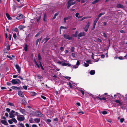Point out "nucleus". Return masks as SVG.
Listing matches in <instances>:
<instances>
[{
	"label": "nucleus",
	"instance_id": "nucleus-10",
	"mask_svg": "<svg viewBox=\"0 0 127 127\" xmlns=\"http://www.w3.org/2000/svg\"><path fill=\"white\" fill-rule=\"evenodd\" d=\"M36 115L37 116L40 117H42L43 116V115L41 113L38 111L36 112Z\"/></svg>",
	"mask_w": 127,
	"mask_h": 127
},
{
	"label": "nucleus",
	"instance_id": "nucleus-16",
	"mask_svg": "<svg viewBox=\"0 0 127 127\" xmlns=\"http://www.w3.org/2000/svg\"><path fill=\"white\" fill-rule=\"evenodd\" d=\"M11 88L13 90H19L20 89L19 88L17 87H16L14 86H12L11 87Z\"/></svg>",
	"mask_w": 127,
	"mask_h": 127
},
{
	"label": "nucleus",
	"instance_id": "nucleus-45",
	"mask_svg": "<svg viewBox=\"0 0 127 127\" xmlns=\"http://www.w3.org/2000/svg\"><path fill=\"white\" fill-rule=\"evenodd\" d=\"M87 0H81V2L82 3H84L87 1Z\"/></svg>",
	"mask_w": 127,
	"mask_h": 127
},
{
	"label": "nucleus",
	"instance_id": "nucleus-30",
	"mask_svg": "<svg viewBox=\"0 0 127 127\" xmlns=\"http://www.w3.org/2000/svg\"><path fill=\"white\" fill-rule=\"evenodd\" d=\"M41 39L39 38L37 39L36 40V43H35V44L36 45H37L38 44V43L39 42H40L41 40Z\"/></svg>",
	"mask_w": 127,
	"mask_h": 127
},
{
	"label": "nucleus",
	"instance_id": "nucleus-5",
	"mask_svg": "<svg viewBox=\"0 0 127 127\" xmlns=\"http://www.w3.org/2000/svg\"><path fill=\"white\" fill-rule=\"evenodd\" d=\"M64 37L65 38L68 39L69 40L72 39V37L71 36H70L69 35L66 34H65L64 35Z\"/></svg>",
	"mask_w": 127,
	"mask_h": 127
},
{
	"label": "nucleus",
	"instance_id": "nucleus-28",
	"mask_svg": "<svg viewBox=\"0 0 127 127\" xmlns=\"http://www.w3.org/2000/svg\"><path fill=\"white\" fill-rule=\"evenodd\" d=\"M67 29V28L66 27H63V26H61L60 27V33H61V29Z\"/></svg>",
	"mask_w": 127,
	"mask_h": 127
},
{
	"label": "nucleus",
	"instance_id": "nucleus-63",
	"mask_svg": "<svg viewBox=\"0 0 127 127\" xmlns=\"http://www.w3.org/2000/svg\"><path fill=\"white\" fill-rule=\"evenodd\" d=\"M32 127H37V126L35 124H33L32 125Z\"/></svg>",
	"mask_w": 127,
	"mask_h": 127
},
{
	"label": "nucleus",
	"instance_id": "nucleus-40",
	"mask_svg": "<svg viewBox=\"0 0 127 127\" xmlns=\"http://www.w3.org/2000/svg\"><path fill=\"white\" fill-rule=\"evenodd\" d=\"M7 49L8 50H10V46L9 45H8L7 46Z\"/></svg>",
	"mask_w": 127,
	"mask_h": 127
},
{
	"label": "nucleus",
	"instance_id": "nucleus-20",
	"mask_svg": "<svg viewBox=\"0 0 127 127\" xmlns=\"http://www.w3.org/2000/svg\"><path fill=\"white\" fill-rule=\"evenodd\" d=\"M97 22H96L94 21L93 25V28L92 29V30H94L95 28V26Z\"/></svg>",
	"mask_w": 127,
	"mask_h": 127
},
{
	"label": "nucleus",
	"instance_id": "nucleus-48",
	"mask_svg": "<svg viewBox=\"0 0 127 127\" xmlns=\"http://www.w3.org/2000/svg\"><path fill=\"white\" fill-rule=\"evenodd\" d=\"M125 119L124 118H121V119H120V122L121 123H122L124 121Z\"/></svg>",
	"mask_w": 127,
	"mask_h": 127
},
{
	"label": "nucleus",
	"instance_id": "nucleus-52",
	"mask_svg": "<svg viewBox=\"0 0 127 127\" xmlns=\"http://www.w3.org/2000/svg\"><path fill=\"white\" fill-rule=\"evenodd\" d=\"M18 30V29L17 28H15L14 30V31L16 32H17Z\"/></svg>",
	"mask_w": 127,
	"mask_h": 127
},
{
	"label": "nucleus",
	"instance_id": "nucleus-46",
	"mask_svg": "<svg viewBox=\"0 0 127 127\" xmlns=\"http://www.w3.org/2000/svg\"><path fill=\"white\" fill-rule=\"evenodd\" d=\"M38 60H41V58L39 54L38 55Z\"/></svg>",
	"mask_w": 127,
	"mask_h": 127
},
{
	"label": "nucleus",
	"instance_id": "nucleus-54",
	"mask_svg": "<svg viewBox=\"0 0 127 127\" xmlns=\"http://www.w3.org/2000/svg\"><path fill=\"white\" fill-rule=\"evenodd\" d=\"M40 32H39L35 36V37H37L38 35H39L40 34Z\"/></svg>",
	"mask_w": 127,
	"mask_h": 127
},
{
	"label": "nucleus",
	"instance_id": "nucleus-7",
	"mask_svg": "<svg viewBox=\"0 0 127 127\" xmlns=\"http://www.w3.org/2000/svg\"><path fill=\"white\" fill-rule=\"evenodd\" d=\"M85 35V33L84 32H81L78 34L77 35L78 39H79L80 37L84 36Z\"/></svg>",
	"mask_w": 127,
	"mask_h": 127
},
{
	"label": "nucleus",
	"instance_id": "nucleus-42",
	"mask_svg": "<svg viewBox=\"0 0 127 127\" xmlns=\"http://www.w3.org/2000/svg\"><path fill=\"white\" fill-rule=\"evenodd\" d=\"M64 77L68 80H69L71 78V77L68 76H64Z\"/></svg>",
	"mask_w": 127,
	"mask_h": 127
},
{
	"label": "nucleus",
	"instance_id": "nucleus-38",
	"mask_svg": "<svg viewBox=\"0 0 127 127\" xmlns=\"http://www.w3.org/2000/svg\"><path fill=\"white\" fill-rule=\"evenodd\" d=\"M68 85L71 88H73V87L72 86V84L71 83L69 82L68 83Z\"/></svg>",
	"mask_w": 127,
	"mask_h": 127
},
{
	"label": "nucleus",
	"instance_id": "nucleus-3",
	"mask_svg": "<svg viewBox=\"0 0 127 127\" xmlns=\"http://www.w3.org/2000/svg\"><path fill=\"white\" fill-rule=\"evenodd\" d=\"M90 23L89 22H88L87 25H86L84 28L85 31L87 32V31L88 29L90 26Z\"/></svg>",
	"mask_w": 127,
	"mask_h": 127
},
{
	"label": "nucleus",
	"instance_id": "nucleus-29",
	"mask_svg": "<svg viewBox=\"0 0 127 127\" xmlns=\"http://www.w3.org/2000/svg\"><path fill=\"white\" fill-rule=\"evenodd\" d=\"M25 28V27L24 26H19V29L20 30H21Z\"/></svg>",
	"mask_w": 127,
	"mask_h": 127
},
{
	"label": "nucleus",
	"instance_id": "nucleus-51",
	"mask_svg": "<svg viewBox=\"0 0 127 127\" xmlns=\"http://www.w3.org/2000/svg\"><path fill=\"white\" fill-rule=\"evenodd\" d=\"M7 85L9 86H10L11 85V83H10L9 82H7L6 83Z\"/></svg>",
	"mask_w": 127,
	"mask_h": 127
},
{
	"label": "nucleus",
	"instance_id": "nucleus-41",
	"mask_svg": "<svg viewBox=\"0 0 127 127\" xmlns=\"http://www.w3.org/2000/svg\"><path fill=\"white\" fill-rule=\"evenodd\" d=\"M89 65V64H87L84 63V66L85 67L88 66Z\"/></svg>",
	"mask_w": 127,
	"mask_h": 127
},
{
	"label": "nucleus",
	"instance_id": "nucleus-56",
	"mask_svg": "<svg viewBox=\"0 0 127 127\" xmlns=\"http://www.w3.org/2000/svg\"><path fill=\"white\" fill-rule=\"evenodd\" d=\"M7 58H10L11 60L12 59V58L10 56L7 55Z\"/></svg>",
	"mask_w": 127,
	"mask_h": 127
},
{
	"label": "nucleus",
	"instance_id": "nucleus-18",
	"mask_svg": "<svg viewBox=\"0 0 127 127\" xmlns=\"http://www.w3.org/2000/svg\"><path fill=\"white\" fill-rule=\"evenodd\" d=\"M6 15L8 19L11 20L12 19V18L10 17L8 13H6Z\"/></svg>",
	"mask_w": 127,
	"mask_h": 127
},
{
	"label": "nucleus",
	"instance_id": "nucleus-11",
	"mask_svg": "<svg viewBox=\"0 0 127 127\" xmlns=\"http://www.w3.org/2000/svg\"><path fill=\"white\" fill-rule=\"evenodd\" d=\"M80 64V62L78 61L77 62L76 64L75 65H73V68H77L78 67L79 65Z\"/></svg>",
	"mask_w": 127,
	"mask_h": 127
},
{
	"label": "nucleus",
	"instance_id": "nucleus-33",
	"mask_svg": "<svg viewBox=\"0 0 127 127\" xmlns=\"http://www.w3.org/2000/svg\"><path fill=\"white\" fill-rule=\"evenodd\" d=\"M29 122L30 123H34V122L33 120V119L32 118H31L29 119Z\"/></svg>",
	"mask_w": 127,
	"mask_h": 127
},
{
	"label": "nucleus",
	"instance_id": "nucleus-36",
	"mask_svg": "<svg viewBox=\"0 0 127 127\" xmlns=\"http://www.w3.org/2000/svg\"><path fill=\"white\" fill-rule=\"evenodd\" d=\"M13 36L15 39L17 37L16 34V33H13Z\"/></svg>",
	"mask_w": 127,
	"mask_h": 127
},
{
	"label": "nucleus",
	"instance_id": "nucleus-14",
	"mask_svg": "<svg viewBox=\"0 0 127 127\" xmlns=\"http://www.w3.org/2000/svg\"><path fill=\"white\" fill-rule=\"evenodd\" d=\"M117 7L119 8L123 9L124 8V6L120 4H118L117 5Z\"/></svg>",
	"mask_w": 127,
	"mask_h": 127
},
{
	"label": "nucleus",
	"instance_id": "nucleus-49",
	"mask_svg": "<svg viewBox=\"0 0 127 127\" xmlns=\"http://www.w3.org/2000/svg\"><path fill=\"white\" fill-rule=\"evenodd\" d=\"M6 110L8 112H10V109L8 108H7L6 109Z\"/></svg>",
	"mask_w": 127,
	"mask_h": 127
},
{
	"label": "nucleus",
	"instance_id": "nucleus-59",
	"mask_svg": "<svg viewBox=\"0 0 127 127\" xmlns=\"http://www.w3.org/2000/svg\"><path fill=\"white\" fill-rule=\"evenodd\" d=\"M99 19V17H97L96 18L95 20V22H97V21H98V20Z\"/></svg>",
	"mask_w": 127,
	"mask_h": 127
},
{
	"label": "nucleus",
	"instance_id": "nucleus-34",
	"mask_svg": "<svg viewBox=\"0 0 127 127\" xmlns=\"http://www.w3.org/2000/svg\"><path fill=\"white\" fill-rule=\"evenodd\" d=\"M105 13L104 12H102L100 13L98 15V17L99 18L102 15L104 14Z\"/></svg>",
	"mask_w": 127,
	"mask_h": 127
},
{
	"label": "nucleus",
	"instance_id": "nucleus-26",
	"mask_svg": "<svg viewBox=\"0 0 127 127\" xmlns=\"http://www.w3.org/2000/svg\"><path fill=\"white\" fill-rule=\"evenodd\" d=\"M115 101L116 102V103L119 104L118 105H122V103L121 102H120L119 100H117Z\"/></svg>",
	"mask_w": 127,
	"mask_h": 127
},
{
	"label": "nucleus",
	"instance_id": "nucleus-62",
	"mask_svg": "<svg viewBox=\"0 0 127 127\" xmlns=\"http://www.w3.org/2000/svg\"><path fill=\"white\" fill-rule=\"evenodd\" d=\"M41 97L42 98H43V99H46V97H45V96H42V95H41Z\"/></svg>",
	"mask_w": 127,
	"mask_h": 127
},
{
	"label": "nucleus",
	"instance_id": "nucleus-61",
	"mask_svg": "<svg viewBox=\"0 0 127 127\" xmlns=\"http://www.w3.org/2000/svg\"><path fill=\"white\" fill-rule=\"evenodd\" d=\"M23 88L27 90V87L26 86H23Z\"/></svg>",
	"mask_w": 127,
	"mask_h": 127
},
{
	"label": "nucleus",
	"instance_id": "nucleus-64",
	"mask_svg": "<svg viewBox=\"0 0 127 127\" xmlns=\"http://www.w3.org/2000/svg\"><path fill=\"white\" fill-rule=\"evenodd\" d=\"M25 125L27 127H30L29 125L28 124H26Z\"/></svg>",
	"mask_w": 127,
	"mask_h": 127
},
{
	"label": "nucleus",
	"instance_id": "nucleus-53",
	"mask_svg": "<svg viewBox=\"0 0 127 127\" xmlns=\"http://www.w3.org/2000/svg\"><path fill=\"white\" fill-rule=\"evenodd\" d=\"M8 122L10 124H11L13 123L12 121L11 120H8Z\"/></svg>",
	"mask_w": 127,
	"mask_h": 127
},
{
	"label": "nucleus",
	"instance_id": "nucleus-50",
	"mask_svg": "<svg viewBox=\"0 0 127 127\" xmlns=\"http://www.w3.org/2000/svg\"><path fill=\"white\" fill-rule=\"evenodd\" d=\"M19 125L22 127H24V124H23L22 123H20Z\"/></svg>",
	"mask_w": 127,
	"mask_h": 127
},
{
	"label": "nucleus",
	"instance_id": "nucleus-8",
	"mask_svg": "<svg viewBox=\"0 0 127 127\" xmlns=\"http://www.w3.org/2000/svg\"><path fill=\"white\" fill-rule=\"evenodd\" d=\"M23 18V15L21 14H19L16 17V19L18 20H20Z\"/></svg>",
	"mask_w": 127,
	"mask_h": 127
},
{
	"label": "nucleus",
	"instance_id": "nucleus-57",
	"mask_svg": "<svg viewBox=\"0 0 127 127\" xmlns=\"http://www.w3.org/2000/svg\"><path fill=\"white\" fill-rule=\"evenodd\" d=\"M102 113L103 114H107V112L106 111H104L102 112Z\"/></svg>",
	"mask_w": 127,
	"mask_h": 127
},
{
	"label": "nucleus",
	"instance_id": "nucleus-25",
	"mask_svg": "<svg viewBox=\"0 0 127 127\" xmlns=\"http://www.w3.org/2000/svg\"><path fill=\"white\" fill-rule=\"evenodd\" d=\"M28 45L26 44L25 45V46L24 47V49L25 51H28Z\"/></svg>",
	"mask_w": 127,
	"mask_h": 127
},
{
	"label": "nucleus",
	"instance_id": "nucleus-35",
	"mask_svg": "<svg viewBox=\"0 0 127 127\" xmlns=\"http://www.w3.org/2000/svg\"><path fill=\"white\" fill-rule=\"evenodd\" d=\"M12 121V122L15 123H16L17 122V121L16 120V119L15 118H12L11 119Z\"/></svg>",
	"mask_w": 127,
	"mask_h": 127
},
{
	"label": "nucleus",
	"instance_id": "nucleus-24",
	"mask_svg": "<svg viewBox=\"0 0 127 127\" xmlns=\"http://www.w3.org/2000/svg\"><path fill=\"white\" fill-rule=\"evenodd\" d=\"M101 0H95L94 1L92 2V4H94L100 1Z\"/></svg>",
	"mask_w": 127,
	"mask_h": 127
},
{
	"label": "nucleus",
	"instance_id": "nucleus-9",
	"mask_svg": "<svg viewBox=\"0 0 127 127\" xmlns=\"http://www.w3.org/2000/svg\"><path fill=\"white\" fill-rule=\"evenodd\" d=\"M18 94L21 97H23L24 96L23 93L21 91L18 92Z\"/></svg>",
	"mask_w": 127,
	"mask_h": 127
},
{
	"label": "nucleus",
	"instance_id": "nucleus-19",
	"mask_svg": "<svg viewBox=\"0 0 127 127\" xmlns=\"http://www.w3.org/2000/svg\"><path fill=\"white\" fill-rule=\"evenodd\" d=\"M1 122L2 124L5 125H8V123L6 121L2 120L1 121Z\"/></svg>",
	"mask_w": 127,
	"mask_h": 127
},
{
	"label": "nucleus",
	"instance_id": "nucleus-1",
	"mask_svg": "<svg viewBox=\"0 0 127 127\" xmlns=\"http://www.w3.org/2000/svg\"><path fill=\"white\" fill-rule=\"evenodd\" d=\"M17 119L19 121H22L24 120L25 118L24 116L22 115L17 114Z\"/></svg>",
	"mask_w": 127,
	"mask_h": 127
},
{
	"label": "nucleus",
	"instance_id": "nucleus-47",
	"mask_svg": "<svg viewBox=\"0 0 127 127\" xmlns=\"http://www.w3.org/2000/svg\"><path fill=\"white\" fill-rule=\"evenodd\" d=\"M62 65L63 66H66V63H62Z\"/></svg>",
	"mask_w": 127,
	"mask_h": 127
},
{
	"label": "nucleus",
	"instance_id": "nucleus-60",
	"mask_svg": "<svg viewBox=\"0 0 127 127\" xmlns=\"http://www.w3.org/2000/svg\"><path fill=\"white\" fill-rule=\"evenodd\" d=\"M51 122V121L49 119H48L47 120V123H50Z\"/></svg>",
	"mask_w": 127,
	"mask_h": 127
},
{
	"label": "nucleus",
	"instance_id": "nucleus-43",
	"mask_svg": "<svg viewBox=\"0 0 127 127\" xmlns=\"http://www.w3.org/2000/svg\"><path fill=\"white\" fill-rule=\"evenodd\" d=\"M92 61L91 60H87L86 61V62L87 63H89L90 64H91Z\"/></svg>",
	"mask_w": 127,
	"mask_h": 127
},
{
	"label": "nucleus",
	"instance_id": "nucleus-17",
	"mask_svg": "<svg viewBox=\"0 0 127 127\" xmlns=\"http://www.w3.org/2000/svg\"><path fill=\"white\" fill-rule=\"evenodd\" d=\"M34 122L36 123H38L40 121V118H36L34 119Z\"/></svg>",
	"mask_w": 127,
	"mask_h": 127
},
{
	"label": "nucleus",
	"instance_id": "nucleus-44",
	"mask_svg": "<svg viewBox=\"0 0 127 127\" xmlns=\"http://www.w3.org/2000/svg\"><path fill=\"white\" fill-rule=\"evenodd\" d=\"M79 15V14L78 13H77L75 14V16L76 17L78 18Z\"/></svg>",
	"mask_w": 127,
	"mask_h": 127
},
{
	"label": "nucleus",
	"instance_id": "nucleus-6",
	"mask_svg": "<svg viewBox=\"0 0 127 127\" xmlns=\"http://www.w3.org/2000/svg\"><path fill=\"white\" fill-rule=\"evenodd\" d=\"M74 0H69L68 2V4L69 5H71L74 4L75 2L74 1Z\"/></svg>",
	"mask_w": 127,
	"mask_h": 127
},
{
	"label": "nucleus",
	"instance_id": "nucleus-22",
	"mask_svg": "<svg viewBox=\"0 0 127 127\" xmlns=\"http://www.w3.org/2000/svg\"><path fill=\"white\" fill-rule=\"evenodd\" d=\"M91 18V17H90V16L84 17H83V18H82L81 19L80 21H82L84 19H87V18Z\"/></svg>",
	"mask_w": 127,
	"mask_h": 127
},
{
	"label": "nucleus",
	"instance_id": "nucleus-12",
	"mask_svg": "<svg viewBox=\"0 0 127 127\" xmlns=\"http://www.w3.org/2000/svg\"><path fill=\"white\" fill-rule=\"evenodd\" d=\"M20 112L24 115H26V111L23 109L20 108L19 109Z\"/></svg>",
	"mask_w": 127,
	"mask_h": 127
},
{
	"label": "nucleus",
	"instance_id": "nucleus-58",
	"mask_svg": "<svg viewBox=\"0 0 127 127\" xmlns=\"http://www.w3.org/2000/svg\"><path fill=\"white\" fill-rule=\"evenodd\" d=\"M18 76V75H14L13 76V78H16Z\"/></svg>",
	"mask_w": 127,
	"mask_h": 127
},
{
	"label": "nucleus",
	"instance_id": "nucleus-32",
	"mask_svg": "<svg viewBox=\"0 0 127 127\" xmlns=\"http://www.w3.org/2000/svg\"><path fill=\"white\" fill-rule=\"evenodd\" d=\"M101 35L103 36H104L105 37H107V36L105 33L104 32H102Z\"/></svg>",
	"mask_w": 127,
	"mask_h": 127
},
{
	"label": "nucleus",
	"instance_id": "nucleus-27",
	"mask_svg": "<svg viewBox=\"0 0 127 127\" xmlns=\"http://www.w3.org/2000/svg\"><path fill=\"white\" fill-rule=\"evenodd\" d=\"M78 33V32H76L75 34H73L71 35V37H76L77 36V34Z\"/></svg>",
	"mask_w": 127,
	"mask_h": 127
},
{
	"label": "nucleus",
	"instance_id": "nucleus-39",
	"mask_svg": "<svg viewBox=\"0 0 127 127\" xmlns=\"http://www.w3.org/2000/svg\"><path fill=\"white\" fill-rule=\"evenodd\" d=\"M95 56V55L93 53H92V55H91V57L93 59L95 60V59L94 57Z\"/></svg>",
	"mask_w": 127,
	"mask_h": 127
},
{
	"label": "nucleus",
	"instance_id": "nucleus-31",
	"mask_svg": "<svg viewBox=\"0 0 127 127\" xmlns=\"http://www.w3.org/2000/svg\"><path fill=\"white\" fill-rule=\"evenodd\" d=\"M127 55L125 56L124 57L120 56L118 57V59L120 60H123L125 59L124 58L126 57Z\"/></svg>",
	"mask_w": 127,
	"mask_h": 127
},
{
	"label": "nucleus",
	"instance_id": "nucleus-55",
	"mask_svg": "<svg viewBox=\"0 0 127 127\" xmlns=\"http://www.w3.org/2000/svg\"><path fill=\"white\" fill-rule=\"evenodd\" d=\"M80 91L81 92V93H82V95H84V92L82 90H80Z\"/></svg>",
	"mask_w": 127,
	"mask_h": 127
},
{
	"label": "nucleus",
	"instance_id": "nucleus-13",
	"mask_svg": "<svg viewBox=\"0 0 127 127\" xmlns=\"http://www.w3.org/2000/svg\"><path fill=\"white\" fill-rule=\"evenodd\" d=\"M16 67L17 69L18 72L20 74V71L21 70V68L19 65L16 64L15 66Z\"/></svg>",
	"mask_w": 127,
	"mask_h": 127
},
{
	"label": "nucleus",
	"instance_id": "nucleus-21",
	"mask_svg": "<svg viewBox=\"0 0 127 127\" xmlns=\"http://www.w3.org/2000/svg\"><path fill=\"white\" fill-rule=\"evenodd\" d=\"M31 95L32 96H34L37 95V94L33 92H31L30 93Z\"/></svg>",
	"mask_w": 127,
	"mask_h": 127
},
{
	"label": "nucleus",
	"instance_id": "nucleus-23",
	"mask_svg": "<svg viewBox=\"0 0 127 127\" xmlns=\"http://www.w3.org/2000/svg\"><path fill=\"white\" fill-rule=\"evenodd\" d=\"M90 74L91 75H94L95 73V71L94 70H91L90 71Z\"/></svg>",
	"mask_w": 127,
	"mask_h": 127
},
{
	"label": "nucleus",
	"instance_id": "nucleus-2",
	"mask_svg": "<svg viewBox=\"0 0 127 127\" xmlns=\"http://www.w3.org/2000/svg\"><path fill=\"white\" fill-rule=\"evenodd\" d=\"M11 82L14 85L16 84H19L21 83V82L19 79H13L11 81Z\"/></svg>",
	"mask_w": 127,
	"mask_h": 127
},
{
	"label": "nucleus",
	"instance_id": "nucleus-4",
	"mask_svg": "<svg viewBox=\"0 0 127 127\" xmlns=\"http://www.w3.org/2000/svg\"><path fill=\"white\" fill-rule=\"evenodd\" d=\"M15 113V111L13 110H12L9 113V117L10 118H13L14 117V114Z\"/></svg>",
	"mask_w": 127,
	"mask_h": 127
},
{
	"label": "nucleus",
	"instance_id": "nucleus-37",
	"mask_svg": "<svg viewBox=\"0 0 127 127\" xmlns=\"http://www.w3.org/2000/svg\"><path fill=\"white\" fill-rule=\"evenodd\" d=\"M8 104L10 106H14V104L13 103L11 102H9L8 103Z\"/></svg>",
	"mask_w": 127,
	"mask_h": 127
},
{
	"label": "nucleus",
	"instance_id": "nucleus-15",
	"mask_svg": "<svg viewBox=\"0 0 127 127\" xmlns=\"http://www.w3.org/2000/svg\"><path fill=\"white\" fill-rule=\"evenodd\" d=\"M71 17V16H70L67 17H65L64 18V23H66V21L70 19Z\"/></svg>",
	"mask_w": 127,
	"mask_h": 127
}]
</instances>
